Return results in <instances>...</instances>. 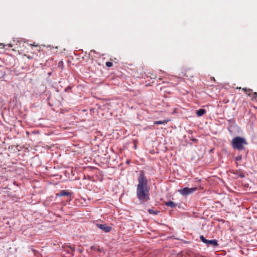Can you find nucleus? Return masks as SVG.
<instances>
[{"instance_id": "nucleus-1", "label": "nucleus", "mask_w": 257, "mask_h": 257, "mask_svg": "<svg viewBox=\"0 0 257 257\" xmlns=\"http://www.w3.org/2000/svg\"><path fill=\"white\" fill-rule=\"evenodd\" d=\"M138 184L137 186V196L142 202L150 200V186L148 180L144 172L141 171L138 178Z\"/></svg>"}, {"instance_id": "nucleus-2", "label": "nucleus", "mask_w": 257, "mask_h": 257, "mask_svg": "<svg viewBox=\"0 0 257 257\" xmlns=\"http://www.w3.org/2000/svg\"><path fill=\"white\" fill-rule=\"evenodd\" d=\"M231 145L233 149L241 151L244 149V146L247 145V142L245 138L237 136L232 139Z\"/></svg>"}, {"instance_id": "nucleus-3", "label": "nucleus", "mask_w": 257, "mask_h": 257, "mask_svg": "<svg viewBox=\"0 0 257 257\" xmlns=\"http://www.w3.org/2000/svg\"><path fill=\"white\" fill-rule=\"evenodd\" d=\"M196 190H197L196 187H193V188L185 187V188H183L182 189L179 190L178 192L182 196H187L193 193Z\"/></svg>"}, {"instance_id": "nucleus-4", "label": "nucleus", "mask_w": 257, "mask_h": 257, "mask_svg": "<svg viewBox=\"0 0 257 257\" xmlns=\"http://www.w3.org/2000/svg\"><path fill=\"white\" fill-rule=\"evenodd\" d=\"M200 239L204 243L207 245H211L214 247L218 246V241L216 239L208 240L206 239L203 235L200 236Z\"/></svg>"}, {"instance_id": "nucleus-5", "label": "nucleus", "mask_w": 257, "mask_h": 257, "mask_svg": "<svg viewBox=\"0 0 257 257\" xmlns=\"http://www.w3.org/2000/svg\"><path fill=\"white\" fill-rule=\"evenodd\" d=\"M75 250V247L71 245H66L63 247V251L69 254L71 256H73L74 255V252Z\"/></svg>"}, {"instance_id": "nucleus-6", "label": "nucleus", "mask_w": 257, "mask_h": 257, "mask_svg": "<svg viewBox=\"0 0 257 257\" xmlns=\"http://www.w3.org/2000/svg\"><path fill=\"white\" fill-rule=\"evenodd\" d=\"M96 226L104 232H108L111 230V227L107 225L106 224H97Z\"/></svg>"}, {"instance_id": "nucleus-7", "label": "nucleus", "mask_w": 257, "mask_h": 257, "mask_svg": "<svg viewBox=\"0 0 257 257\" xmlns=\"http://www.w3.org/2000/svg\"><path fill=\"white\" fill-rule=\"evenodd\" d=\"M58 196H67V197H71V193L66 190H62L59 193L57 194Z\"/></svg>"}, {"instance_id": "nucleus-8", "label": "nucleus", "mask_w": 257, "mask_h": 257, "mask_svg": "<svg viewBox=\"0 0 257 257\" xmlns=\"http://www.w3.org/2000/svg\"><path fill=\"white\" fill-rule=\"evenodd\" d=\"M165 205L170 207L172 208H174L176 207L177 205V203H175V202L172 201H169L165 202Z\"/></svg>"}, {"instance_id": "nucleus-9", "label": "nucleus", "mask_w": 257, "mask_h": 257, "mask_svg": "<svg viewBox=\"0 0 257 257\" xmlns=\"http://www.w3.org/2000/svg\"><path fill=\"white\" fill-rule=\"evenodd\" d=\"M206 113V110L204 109H199L196 111V114L198 116H201Z\"/></svg>"}, {"instance_id": "nucleus-10", "label": "nucleus", "mask_w": 257, "mask_h": 257, "mask_svg": "<svg viewBox=\"0 0 257 257\" xmlns=\"http://www.w3.org/2000/svg\"><path fill=\"white\" fill-rule=\"evenodd\" d=\"M167 122V120H163V121H156L154 122L155 124H166Z\"/></svg>"}, {"instance_id": "nucleus-11", "label": "nucleus", "mask_w": 257, "mask_h": 257, "mask_svg": "<svg viewBox=\"0 0 257 257\" xmlns=\"http://www.w3.org/2000/svg\"><path fill=\"white\" fill-rule=\"evenodd\" d=\"M148 211L150 213V214H157L158 213V211H155L154 209H148Z\"/></svg>"}, {"instance_id": "nucleus-12", "label": "nucleus", "mask_w": 257, "mask_h": 257, "mask_svg": "<svg viewBox=\"0 0 257 257\" xmlns=\"http://www.w3.org/2000/svg\"><path fill=\"white\" fill-rule=\"evenodd\" d=\"M105 64L108 67H110L112 66V63L111 62H106Z\"/></svg>"}, {"instance_id": "nucleus-13", "label": "nucleus", "mask_w": 257, "mask_h": 257, "mask_svg": "<svg viewBox=\"0 0 257 257\" xmlns=\"http://www.w3.org/2000/svg\"><path fill=\"white\" fill-rule=\"evenodd\" d=\"M242 159V156L241 155H239L238 156H237L236 158H235V161H239L241 160Z\"/></svg>"}, {"instance_id": "nucleus-14", "label": "nucleus", "mask_w": 257, "mask_h": 257, "mask_svg": "<svg viewBox=\"0 0 257 257\" xmlns=\"http://www.w3.org/2000/svg\"><path fill=\"white\" fill-rule=\"evenodd\" d=\"M238 176L240 178H243L244 177V173H242V172H240L238 174Z\"/></svg>"}, {"instance_id": "nucleus-15", "label": "nucleus", "mask_w": 257, "mask_h": 257, "mask_svg": "<svg viewBox=\"0 0 257 257\" xmlns=\"http://www.w3.org/2000/svg\"><path fill=\"white\" fill-rule=\"evenodd\" d=\"M253 95H254V97H257V93L256 92H254L253 93Z\"/></svg>"}, {"instance_id": "nucleus-16", "label": "nucleus", "mask_w": 257, "mask_h": 257, "mask_svg": "<svg viewBox=\"0 0 257 257\" xmlns=\"http://www.w3.org/2000/svg\"><path fill=\"white\" fill-rule=\"evenodd\" d=\"M95 50H91L90 51V53H95Z\"/></svg>"}, {"instance_id": "nucleus-17", "label": "nucleus", "mask_w": 257, "mask_h": 257, "mask_svg": "<svg viewBox=\"0 0 257 257\" xmlns=\"http://www.w3.org/2000/svg\"><path fill=\"white\" fill-rule=\"evenodd\" d=\"M126 163V164H128L130 163V160H127Z\"/></svg>"}, {"instance_id": "nucleus-18", "label": "nucleus", "mask_w": 257, "mask_h": 257, "mask_svg": "<svg viewBox=\"0 0 257 257\" xmlns=\"http://www.w3.org/2000/svg\"><path fill=\"white\" fill-rule=\"evenodd\" d=\"M243 90L244 91H247V88H244L243 89Z\"/></svg>"}]
</instances>
